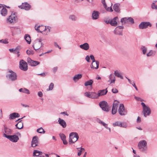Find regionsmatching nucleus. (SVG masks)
<instances>
[{"instance_id": "nucleus-44", "label": "nucleus", "mask_w": 157, "mask_h": 157, "mask_svg": "<svg viewBox=\"0 0 157 157\" xmlns=\"http://www.w3.org/2000/svg\"><path fill=\"white\" fill-rule=\"evenodd\" d=\"M53 87H54V84L52 82L50 84L49 86V88L47 89V91H49L50 90H52L53 89Z\"/></svg>"}, {"instance_id": "nucleus-48", "label": "nucleus", "mask_w": 157, "mask_h": 157, "mask_svg": "<svg viewBox=\"0 0 157 157\" xmlns=\"http://www.w3.org/2000/svg\"><path fill=\"white\" fill-rule=\"evenodd\" d=\"M0 42L1 43L4 44H7L8 43L7 40L6 39L5 40H0Z\"/></svg>"}, {"instance_id": "nucleus-64", "label": "nucleus", "mask_w": 157, "mask_h": 157, "mask_svg": "<svg viewBox=\"0 0 157 157\" xmlns=\"http://www.w3.org/2000/svg\"><path fill=\"white\" fill-rule=\"evenodd\" d=\"M116 28H118L119 30H122V29L124 28V27L122 26H117Z\"/></svg>"}, {"instance_id": "nucleus-39", "label": "nucleus", "mask_w": 157, "mask_h": 157, "mask_svg": "<svg viewBox=\"0 0 157 157\" xmlns=\"http://www.w3.org/2000/svg\"><path fill=\"white\" fill-rule=\"evenodd\" d=\"M156 53V52L155 51H153L152 50H151L147 54V57H149L155 55Z\"/></svg>"}, {"instance_id": "nucleus-26", "label": "nucleus", "mask_w": 157, "mask_h": 157, "mask_svg": "<svg viewBox=\"0 0 157 157\" xmlns=\"http://www.w3.org/2000/svg\"><path fill=\"white\" fill-rule=\"evenodd\" d=\"M108 91L107 89L102 90H99L98 92V97L106 94L107 93Z\"/></svg>"}, {"instance_id": "nucleus-61", "label": "nucleus", "mask_w": 157, "mask_h": 157, "mask_svg": "<svg viewBox=\"0 0 157 157\" xmlns=\"http://www.w3.org/2000/svg\"><path fill=\"white\" fill-rule=\"evenodd\" d=\"M57 69H58V67H54L53 69V72L54 73H56V71L57 70Z\"/></svg>"}, {"instance_id": "nucleus-9", "label": "nucleus", "mask_w": 157, "mask_h": 157, "mask_svg": "<svg viewBox=\"0 0 157 157\" xmlns=\"http://www.w3.org/2000/svg\"><path fill=\"white\" fill-rule=\"evenodd\" d=\"M121 21L123 25L126 23L130 22L131 24L134 23V19L132 17H124L121 19Z\"/></svg>"}, {"instance_id": "nucleus-59", "label": "nucleus", "mask_w": 157, "mask_h": 157, "mask_svg": "<svg viewBox=\"0 0 157 157\" xmlns=\"http://www.w3.org/2000/svg\"><path fill=\"white\" fill-rule=\"evenodd\" d=\"M135 98L136 100L139 101H142L143 100H142L140 98L137 97H135Z\"/></svg>"}, {"instance_id": "nucleus-22", "label": "nucleus", "mask_w": 157, "mask_h": 157, "mask_svg": "<svg viewBox=\"0 0 157 157\" xmlns=\"http://www.w3.org/2000/svg\"><path fill=\"white\" fill-rule=\"evenodd\" d=\"M20 117V115L17 113H13L10 114L9 115L10 119H13L19 117Z\"/></svg>"}, {"instance_id": "nucleus-56", "label": "nucleus", "mask_w": 157, "mask_h": 157, "mask_svg": "<svg viewBox=\"0 0 157 157\" xmlns=\"http://www.w3.org/2000/svg\"><path fill=\"white\" fill-rule=\"evenodd\" d=\"M118 101H117V100H115L114 101V102L113 104V105H115L116 106H118Z\"/></svg>"}, {"instance_id": "nucleus-15", "label": "nucleus", "mask_w": 157, "mask_h": 157, "mask_svg": "<svg viewBox=\"0 0 157 157\" xmlns=\"http://www.w3.org/2000/svg\"><path fill=\"white\" fill-rule=\"evenodd\" d=\"M27 62L29 65L32 66H35L40 64L39 62L34 61L31 59L30 58H27Z\"/></svg>"}, {"instance_id": "nucleus-16", "label": "nucleus", "mask_w": 157, "mask_h": 157, "mask_svg": "<svg viewBox=\"0 0 157 157\" xmlns=\"http://www.w3.org/2000/svg\"><path fill=\"white\" fill-rule=\"evenodd\" d=\"M38 138L36 136H35L33 138L32 141H31V146L33 148H35L36 146H38Z\"/></svg>"}, {"instance_id": "nucleus-47", "label": "nucleus", "mask_w": 157, "mask_h": 157, "mask_svg": "<svg viewBox=\"0 0 157 157\" xmlns=\"http://www.w3.org/2000/svg\"><path fill=\"white\" fill-rule=\"evenodd\" d=\"M26 53L28 55H33L34 53V52L31 50H28L26 51Z\"/></svg>"}, {"instance_id": "nucleus-4", "label": "nucleus", "mask_w": 157, "mask_h": 157, "mask_svg": "<svg viewBox=\"0 0 157 157\" xmlns=\"http://www.w3.org/2000/svg\"><path fill=\"white\" fill-rule=\"evenodd\" d=\"M3 132V136L7 138L6 136H9L12 133L13 130L7 127L5 125H4V128L2 129Z\"/></svg>"}, {"instance_id": "nucleus-55", "label": "nucleus", "mask_w": 157, "mask_h": 157, "mask_svg": "<svg viewBox=\"0 0 157 157\" xmlns=\"http://www.w3.org/2000/svg\"><path fill=\"white\" fill-rule=\"evenodd\" d=\"M115 80H116L115 77H114V78H113L112 80H110V81L109 82H110V84L113 83H114Z\"/></svg>"}, {"instance_id": "nucleus-6", "label": "nucleus", "mask_w": 157, "mask_h": 157, "mask_svg": "<svg viewBox=\"0 0 157 157\" xmlns=\"http://www.w3.org/2000/svg\"><path fill=\"white\" fill-rule=\"evenodd\" d=\"M19 68L24 71H26L28 69L27 63L23 60H21L19 62Z\"/></svg>"}, {"instance_id": "nucleus-14", "label": "nucleus", "mask_w": 157, "mask_h": 157, "mask_svg": "<svg viewBox=\"0 0 157 157\" xmlns=\"http://www.w3.org/2000/svg\"><path fill=\"white\" fill-rule=\"evenodd\" d=\"M17 18L16 15L14 13L12 14L9 17L7 18V20L10 23H12L15 22Z\"/></svg>"}, {"instance_id": "nucleus-46", "label": "nucleus", "mask_w": 157, "mask_h": 157, "mask_svg": "<svg viewBox=\"0 0 157 157\" xmlns=\"http://www.w3.org/2000/svg\"><path fill=\"white\" fill-rule=\"evenodd\" d=\"M37 132L40 133H41L42 132L44 133L45 132V131L42 128H38L37 130Z\"/></svg>"}, {"instance_id": "nucleus-7", "label": "nucleus", "mask_w": 157, "mask_h": 157, "mask_svg": "<svg viewBox=\"0 0 157 157\" xmlns=\"http://www.w3.org/2000/svg\"><path fill=\"white\" fill-rule=\"evenodd\" d=\"M84 94L86 97L93 99L98 98V94L94 92H86Z\"/></svg>"}, {"instance_id": "nucleus-34", "label": "nucleus", "mask_w": 157, "mask_h": 157, "mask_svg": "<svg viewBox=\"0 0 157 157\" xmlns=\"http://www.w3.org/2000/svg\"><path fill=\"white\" fill-rule=\"evenodd\" d=\"M69 19L73 21H75L77 20V17L74 14H71L69 16Z\"/></svg>"}, {"instance_id": "nucleus-33", "label": "nucleus", "mask_w": 157, "mask_h": 157, "mask_svg": "<svg viewBox=\"0 0 157 157\" xmlns=\"http://www.w3.org/2000/svg\"><path fill=\"white\" fill-rule=\"evenodd\" d=\"M24 39L28 44H30L31 40L30 35L29 34H25L24 36Z\"/></svg>"}, {"instance_id": "nucleus-24", "label": "nucleus", "mask_w": 157, "mask_h": 157, "mask_svg": "<svg viewBox=\"0 0 157 157\" xmlns=\"http://www.w3.org/2000/svg\"><path fill=\"white\" fill-rule=\"evenodd\" d=\"M59 136L63 141V144H67V142L66 140V136L63 133H61L59 134Z\"/></svg>"}, {"instance_id": "nucleus-43", "label": "nucleus", "mask_w": 157, "mask_h": 157, "mask_svg": "<svg viewBox=\"0 0 157 157\" xmlns=\"http://www.w3.org/2000/svg\"><path fill=\"white\" fill-rule=\"evenodd\" d=\"M20 49V46H18L14 50V54L18 53H20L19 51Z\"/></svg>"}, {"instance_id": "nucleus-18", "label": "nucleus", "mask_w": 157, "mask_h": 157, "mask_svg": "<svg viewBox=\"0 0 157 157\" xmlns=\"http://www.w3.org/2000/svg\"><path fill=\"white\" fill-rule=\"evenodd\" d=\"M12 32L13 36L16 34H19L20 33V29L19 28L17 27H12L11 29Z\"/></svg>"}, {"instance_id": "nucleus-35", "label": "nucleus", "mask_w": 157, "mask_h": 157, "mask_svg": "<svg viewBox=\"0 0 157 157\" xmlns=\"http://www.w3.org/2000/svg\"><path fill=\"white\" fill-rule=\"evenodd\" d=\"M19 91L20 92H22L27 94H30V91L29 90L26 88H21L19 89Z\"/></svg>"}, {"instance_id": "nucleus-20", "label": "nucleus", "mask_w": 157, "mask_h": 157, "mask_svg": "<svg viewBox=\"0 0 157 157\" xmlns=\"http://www.w3.org/2000/svg\"><path fill=\"white\" fill-rule=\"evenodd\" d=\"M118 19L117 17H115L110 21V25L113 26H116L117 25V20Z\"/></svg>"}, {"instance_id": "nucleus-3", "label": "nucleus", "mask_w": 157, "mask_h": 157, "mask_svg": "<svg viewBox=\"0 0 157 157\" xmlns=\"http://www.w3.org/2000/svg\"><path fill=\"white\" fill-rule=\"evenodd\" d=\"M79 138V136L76 132H72L69 135V143L70 144L74 143Z\"/></svg>"}, {"instance_id": "nucleus-63", "label": "nucleus", "mask_w": 157, "mask_h": 157, "mask_svg": "<svg viewBox=\"0 0 157 157\" xmlns=\"http://www.w3.org/2000/svg\"><path fill=\"white\" fill-rule=\"evenodd\" d=\"M141 105L143 106V109L147 106L146 105L144 102H141Z\"/></svg>"}, {"instance_id": "nucleus-54", "label": "nucleus", "mask_w": 157, "mask_h": 157, "mask_svg": "<svg viewBox=\"0 0 157 157\" xmlns=\"http://www.w3.org/2000/svg\"><path fill=\"white\" fill-rule=\"evenodd\" d=\"M106 10L108 11H110L111 12L113 11V10L111 7H107V8L106 9Z\"/></svg>"}, {"instance_id": "nucleus-17", "label": "nucleus", "mask_w": 157, "mask_h": 157, "mask_svg": "<svg viewBox=\"0 0 157 157\" xmlns=\"http://www.w3.org/2000/svg\"><path fill=\"white\" fill-rule=\"evenodd\" d=\"M144 116L146 117L147 116L149 115L151 113V110L148 106H147L143 109Z\"/></svg>"}, {"instance_id": "nucleus-41", "label": "nucleus", "mask_w": 157, "mask_h": 157, "mask_svg": "<svg viewBox=\"0 0 157 157\" xmlns=\"http://www.w3.org/2000/svg\"><path fill=\"white\" fill-rule=\"evenodd\" d=\"M157 2V1H153L151 5V7L152 9H157V5H155V3Z\"/></svg>"}, {"instance_id": "nucleus-30", "label": "nucleus", "mask_w": 157, "mask_h": 157, "mask_svg": "<svg viewBox=\"0 0 157 157\" xmlns=\"http://www.w3.org/2000/svg\"><path fill=\"white\" fill-rule=\"evenodd\" d=\"M16 128L18 129H21L23 127V123L22 120H20L15 125Z\"/></svg>"}, {"instance_id": "nucleus-13", "label": "nucleus", "mask_w": 157, "mask_h": 157, "mask_svg": "<svg viewBox=\"0 0 157 157\" xmlns=\"http://www.w3.org/2000/svg\"><path fill=\"white\" fill-rule=\"evenodd\" d=\"M113 125L114 127L119 126L124 128H126L127 126L126 123H122L121 121H116L113 124Z\"/></svg>"}, {"instance_id": "nucleus-37", "label": "nucleus", "mask_w": 157, "mask_h": 157, "mask_svg": "<svg viewBox=\"0 0 157 157\" xmlns=\"http://www.w3.org/2000/svg\"><path fill=\"white\" fill-rule=\"evenodd\" d=\"M114 74L118 78L121 79H123V77L122 75L121 74L118 72L117 71H114Z\"/></svg>"}, {"instance_id": "nucleus-1", "label": "nucleus", "mask_w": 157, "mask_h": 157, "mask_svg": "<svg viewBox=\"0 0 157 157\" xmlns=\"http://www.w3.org/2000/svg\"><path fill=\"white\" fill-rule=\"evenodd\" d=\"M138 147L141 152L146 153L148 149L147 141L144 140L140 141L138 143Z\"/></svg>"}, {"instance_id": "nucleus-21", "label": "nucleus", "mask_w": 157, "mask_h": 157, "mask_svg": "<svg viewBox=\"0 0 157 157\" xmlns=\"http://www.w3.org/2000/svg\"><path fill=\"white\" fill-rule=\"evenodd\" d=\"M32 46L35 50H38L41 47L40 43L35 41H34V43Z\"/></svg>"}, {"instance_id": "nucleus-58", "label": "nucleus", "mask_w": 157, "mask_h": 157, "mask_svg": "<svg viewBox=\"0 0 157 157\" xmlns=\"http://www.w3.org/2000/svg\"><path fill=\"white\" fill-rule=\"evenodd\" d=\"M38 96L40 97H41L43 96V93L41 91H39L38 92Z\"/></svg>"}, {"instance_id": "nucleus-8", "label": "nucleus", "mask_w": 157, "mask_h": 157, "mask_svg": "<svg viewBox=\"0 0 157 157\" xmlns=\"http://www.w3.org/2000/svg\"><path fill=\"white\" fill-rule=\"evenodd\" d=\"M118 111L119 113L121 116H124L127 113V111L125 110L124 105L122 104H120Z\"/></svg>"}, {"instance_id": "nucleus-36", "label": "nucleus", "mask_w": 157, "mask_h": 157, "mask_svg": "<svg viewBox=\"0 0 157 157\" xmlns=\"http://www.w3.org/2000/svg\"><path fill=\"white\" fill-rule=\"evenodd\" d=\"M42 153L41 151H39L37 150H35L33 152V155L38 156L39 155L42 156Z\"/></svg>"}, {"instance_id": "nucleus-57", "label": "nucleus", "mask_w": 157, "mask_h": 157, "mask_svg": "<svg viewBox=\"0 0 157 157\" xmlns=\"http://www.w3.org/2000/svg\"><path fill=\"white\" fill-rule=\"evenodd\" d=\"M54 46L56 47H58V48L59 49H60L61 48V47H60L58 45V44H57V43L56 42H54Z\"/></svg>"}, {"instance_id": "nucleus-60", "label": "nucleus", "mask_w": 157, "mask_h": 157, "mask_svg": "<svg viewBox=\"0 0 157 157\" xmlns=\"http://www.w3.org/2000/svg\"><path fill=\"white\" fill-rule=\"evenodd\" d=\"M90 57L88 56H86L85 58V59L88 62H90Z\"/></svg>"}, {"instance_id": "nucleus-19", "label": "nucleus", "mask_w": 157, "mask_h": 157, "mask_svg": "<svg viewBox=\"0 0 157 157\" xmlns=\"http://www.w3.org/2000/svg\"><path fill=\"white\" fill-rule=\"evenodd\" d=\"M79 47L82 49L86 51L89 49L90 46L87 43H85L82 44L80 45Z\"/></svg>"}, {"instance_id": "nucleus-12", "label": "nucleus", "mask_w": 157, "mask_h": 157, "mask_svg": "<svg viewBox=\"0 0 157 157\" xmlns=\"http://www.w3.org/2000/svg\"><path fill=\"white\" fill-rule=\"evenodd\" d=\"M18 6L19 8L26 10H29L31 7V6L27 2L22 3L21 5Z\"/></svg>"}, {"instance_id": "nucleus-40", "label": "nucleus", "mask_w": 157, "mask_h": 157, "mask_svg": "<svg viewBox=\"0 0 157 157\" xmlns=\"http://www.w3.org/2000/svg\"><path fill=\"white\" fill-rule=\"evenodd\" d=\"M117 106L113 105L112 111V113L113 114H115L117 112Z\"/></svg>"}, {"instance_id": "nucleus-31", "label": "nucleus", "mask_w": 157, "mask_h": 157, "mask_svg": "<svg viewBox=\"0 0 157 157\" xmlns=\"http://www.w3.org/2000/svg\"><path fill=\"white\" fill-rule=\"evenodd\" d=\"M1 14L2 16H5L7 14V10L5 7H3L1 11Z\"/></svg>"}, {"instance_id": "nucleus-32", "label": "nucleus", "mask_w": 157, "mask_h": 157, "mask_svg": "<svg viewBox=\"0 0 157 157\" xmlns=\"http://www.w3.org/2000/svg\"><path fill=\"white\" fill-rule=\"evenodd\" d=\"M114 33L116 35H122V30H120L118 28H116L114 30Z\"/></svg>"}, {"instance_id": "nucleus-28", "label": "nucleus", "mask_w": 157, "mask_h": 157, "mask_svg": "<svg viewBox=\"0 0 157 157\" xmlns=\"http://www.w3.org/2000/svg\"><path fill=\"white\" fill-rule=\"evenodd\" d=\"M120 4L119 3H116L114 5L113 9L115 11L118 13L120 12Z\"/></svg>"}, {"instance_id": "nucleus-38", "label": "nucleus", "mask_w": 157, "mask_h": 157, "mask_svg": "<svg viewBox=\"0 0 157 157\" xmlns=\"http://www.w3.org/2000/svg\"><path fill=\"white\" fill-rule=\"evenodd\" d=\"M93 81L92 80L90 79L86 82L84 83V85L86 86H91L93 83Z\"/></svg>"}, {"instance_id": "nucleus-62", "label": "nucleus", "mask_w": 157, "mask_h": 157, "mask_svg": "<svg viewBox=\"0 0 157 157\" xmlns=\"http://www.w3.org/2000/svg\"><path fill=\"white\" fill-rule=\"evenodd\" d=\"M141 121V119H140V118L139 117H138L137 120H136V122L137 123H140Z\"/></svg>"}, {"instance_id": "nucleus-11", "label": "nucleus", "mask_w": 157, "mask_h": 157, "mask_svg": "<svg viewBox=\"0 0 157 157\" xmlns=\"http://www.w3.org/2000/svg\"><path fill=\"white\" fill-rule=\"evenodd\" d=\"M6 136L7 137L6 138L11 141L14 143L17 142L19 139L18 136L16 135Z\"/></svg>"}, {"instance_id": "nucleus-5", "label": "nucleus", "mask_w": 157, "mask_h": 157, "mask_svg": "<svg viewBox=\"0 0 157 157\" xmlns=\"http://www.w3.org/2000/svg\"><path fill=\"white\" fill-rule=\"evenodd\" d=\"M99 105L103 111L107 112L109 111V107L106 102L105 101L101 102L99 103Z\"/></svg>"}, {"instance_id": "nucleus-52", "label": "nucleus", "mask_w": 157, "mask_h": 157, "mask_svg": "<svg viewBox=\"0 0 157 157\" xmlns=\"http://www.w3.org/2000/svg\"><path fill=\"white\" fill-rule=\"evenodd\" d=\"M90 58L92 60V63L94 62H95V61H96L95 60L94 57L93 55H90Z\"/></svg>"}, {"instance_id": "nucleus-42", "label": "nucleus", "mask_w": 157, "mask_h": 157, "mask_svg": "<svg viewBox=\"0 0 157 157\" xmlns=\"http://www.w3.org/2000/svg\"><path fill=\"white\" fill-rule=\"evenodd\" d=\"M140 49L142 51L143 54L145 55L147 51V48L144 46H142L141 47Z\"/></svg>"}, {"instance_id": "nucleus-50", "label": "nucleus", "mask_w": 157, "mask_h": 157, "mask_svg": "<svg viewBox=\"0 0 157 157\" xmlns=\"http://www.w3.org/2000/svg\"><path fill=\"white\" fill-rule=\"evenodd\" d=\"M114 77H115L114 75L112 74H110L109 76V80L108 81V82H109L110 81V80H112L114 78Z\"/></svg>"}, {"instance_id": "nucleus-27", "label": "nucleus", "mask_w": 157, "mask_h": 157, "mask_svg": "<svg viewBox=\"0 0 157 157\" xmlns=\"http://www.w3.org/2000/svg\"><path fill=\"white\" fill-rule=\"evenodd\" d=\"M99 62L96 61L92 63L91 65V68L97 69L98 67Z\"/></svg>"}, {"instance_id": "nucleus-45", "label": "nucleus", "mask_w": 157, "mask_h": 157, "mask_svg": "<svg viewBox=\"0 0 157 157\" xmlns=\"http://www.w3.org/2000/svg\"><path fill=\"white\" fill-rule=\"evenodd\" d=\"M96 121L97 122L101 124L103 126H104L105 125V124H106V123L101 121L100 119L98 118L97 119Z\"/></svg>"}, {"instance_id": "nucleus-23", "label": "nucleus", "mask_w": 157, "mask_h": 157, "mask_svg": "<svg viewBox=\"0 0 157 157\" xmlns=\"http://www.w3.org/2000/svg\"><path fill=\"white\" fill-rule=\"evenodd\" d=\"M99 12L98 11L94 10L92 13V18L93 19L96 20L98 19L99 17Z\"/></svg>"}, {"instance_id": "nucleus-25", "label": "nucleus", "mask_w": 157, "mask_h": 157, "mask_svg": "<svg viewBox=\"0 0 157 157\" xmlns=\"http://www.w3.org/2000/svg\"><path fill=\"white\" fill-rule=\"evenodd\" d=\"M58 122L59 124L62 126L63 128H65L67 126V124L66 122L63 120L61 119L60 118H59Z\"/></svg>"}, {"instance_id": "nucleus-51", "label": "nucleus", "mask_w": 157, "mask_h": 157, "mask_svg": "<svg viewBox=\"0 0 157 157\" xmlns=\"http://www.w3.org/2000/svg\"><path fill=\"white\" fill-rule=\"evenodd\" d=\"M40 26H38L36 28V26H35V29L38 32H40V33H42V30H40Z\"/></svg>"}, {"instance_id": "nucleus-10", "label": "nucleus", "mask_w": 157, "mask_h": 157, "mask_svg": "<svg viewBox=\"0 0 157 157\" xmlns=\"http://www.w3.org/2000/svg\"><path fill=\"white\" fill-rule=\"evenodd\" d=\"M151 25L149 22H142L139 25V28L140 29L147 28L148 26L151 27Z\"/></svg>"}, {"instance_id": "nucleus-49", "label": "nucleus", "mask_w": 157, "mask_h": 157, "mask_svg": "<svg viewBox=\"0 0 157 157\" xmlns=\"http://www.w3.org/2000/svg\"><path fill=\"white\" fill-rule=\"evenodd\" d=\"M42 27H43V29H44L43 31L47 30L48 29V32H50V30L51 28V27L49 26H48L46 27V26H42Z\"/></svg>"}, {"instance_id": "nucleus-29", "label": "nucleus", "mask_w": 157, "mask_h": 157, "mask_svg": "<svg viewBox=\"0 0 157 157\" xmlns=\"http://www.w3.org/2000/svg\"><path fill=\"white\" fill-rule=\"evenodd\" d=\"M82 75L81 74L75 75L73 77V79L75 82H77L79 79L81 78Z\"/></svg>"}, {"instance_id": "nucleus-53", "label": "nucleus", "mask_w": 157, "mask_h": 157, "mask_svg": "<svg viewBox=\"0 0 157 157\" xmlns=\"http://www.w3.org/2000/svg\"><path fill=\"white\" fill-rule=\"evenodd\" d=\"M112 91L113 93H117L118 92V90L116 88H113L112 90Z\"/></svg>"}, {"instance_id": "nucleus-2", "label": "nucleus", "mask_w": 157, "mask_h": 157, "mask_svg": "<svg viewBox=\"0 0 157 157\" xmlns=\"http://www.w3.org/2000/svg\"><path fill=\"white\" fill-rule=\"evenodd\" d=\"M6 77L9 81L13 82L17 79V75L16 73L11 70H9L7 72Z\"/></svg>"}]
</instances>
